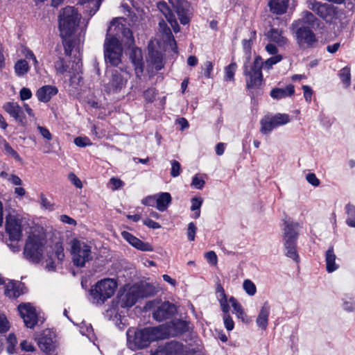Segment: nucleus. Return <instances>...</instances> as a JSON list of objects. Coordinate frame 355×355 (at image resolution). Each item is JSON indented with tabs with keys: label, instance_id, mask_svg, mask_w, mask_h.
Wrapping results in <instances>:
<instances>
[{
	"label": "nucleus",
	"instance_id": "1",
	"mask_svg": "<svg viewBox=\"0 0 355 355\" xmlns=\"http://www.w3.org/2000/svg\"><path fill=\"white\" fill-rule=\"evenodd\" d=\"M125 19L114 18L108 27L104 44H134L135 43L132 31L125 27Z\"/></svg>",
	"mask_w": 355,
	"mask_h": 355
},
{
	"label": "nucleus",
	"instance_id": "2",
	"mask_svg": "<svg viewBox=\"0 0 355 355\" xmlns=\"http://www.w3.org/2000/svg\"><path fill=\"white\" fill-rule=\"evenodd\" d=\"M117 286V282L112 279H101L90 288L89 300L93 304L102 306L114 295Z\"/></svg>",
	"mask_w": 355,
	"mask_h": 355
},
{
	"label": "nucleus",
	"instance_id": "3",
	"mask_svg": "<svg viewBox=\"0 0 355 355\" xmlns=\"http://www.w3.org/2000/svg\"><path fill=\"white\" fill-rule=\"evenodd\" d=\"M80 18V14L74 7L62 9L59 15V29L62 38L69 39L76 33Z\"/></svg>",
	"mask_w": 355,
	"mask_h": 355
},
{
	"label": "nucleus",
	"instance_id": "4",
	"mask_svg": "<svg viewBox=\"0 0 355 355\" xmlns=\"http://www.w3.org/2000/svg\"><path fill=\"white\" fill-rule=\"evenodd\" d=\"M44 247V239L40 236L29 235L24 248V257L31 263H39L43 259Z\"/></svg>",
	"mask_w": 355,
	"mask_h": 355
},
{
	"label": "nucleus",
	"instance_id": "5",
	"mask_svg": "<svg viewBox=\"0 0 355 355\" xmlns=\"http://www.w3.org/2000/svg\"><path fill=\"white\" fill-rule=\"evenodd\" d=\"M263 60L260 55H257L253 62L249 65L244 64V76L246 78V87L248 89L259 88L263 82L262 68Z\"/></svg>",
	"mask_w": 355,
	"mask_h": 355
},
{
	"label": "nucleus",
	"instance_id": "6",
	"mask_svg": "<svg viewBox=\"0 0 355 355\" xmlns=\"http://www.w3.org/2000/svg\"><path fill=\"white\" fill-rule=\"evenodd\" d=\"M127 336L131 343L129 331L127 332ZM161 338L159 327H146L135 332L132 344L135 349H144L148 347L151 342Z\"/></svg>",
	"mask_w": 355,
	"mask_h": 355
},
{
	"label": "nucleus",
	"instance_id": "7",
	"mask_svg": "<svg viewBox=\"0 0 355 355\" xmlns=\"http://www.w3.org/2000/svg\"><path fill=\"white\" fill-rule=\"evenodd\" d=\"M6 231L9 236L7 245L13 252L20 251L17 242L22 237V227L21 221L13 215L9 214L6 218Z\"/></svg>",
	"mask_w": 355,
	"mask_h": 355
},
{
	"label": "nucleus",
	"instance_id": "8",
	"mask_svg": "<svg viewBox=\"0 0 355 355\" xmlns=\"http://www.w3.org/2000/svg\"><path fill=\"white\" fill-rule=\"evenodd\" d=\"M71 254L72 261L77 267H84L85 263L92 259L91 246L77 239L71 241Z\"/></svg>",
	"mask_w": 355,
	"mask_h": 355
},
{
	"label": "nucleus",
	"instance_id": "9",
	"mask_svg": "<svg viewBox=\"0 0 355 355\" xmlns=\"http://www.w3.org/2000/svg\"><path fill=\"white\" fill-rule=\"evenodd\" d=\"M308 8L327 23H334L338 16V8L333 5L315 0L309 2Z\"/></svg>",
	"mask_w": 355,
	"mask_h": 355
},
{
	"label": "nucleus",
	"instance_id": "10",
	"mask_svg": "<svg viewBox=\"0 0 355 355\" xmlns=\"http://www.w3.org/2000/svg\"><path fill=\"white\" fill-rule=\"evenodd\" d=\"M17 309L25 326L30 329L34 328L38 322L35 308L31 303H21Z\"/></svg>",
	"mask_w": 355,
	"mask_h": 355
},
{
	"label": "nucleus",
	"instance_id": "11",
	"mask_svg": "<svg viewBox=\"0 0 355 355\" xmlns=\"http://www.w3.org/2000/svg\"><path fill=\"white\" fill-rule=\"evenodd\" d=\"M128 50L130 51L129 58L134 66L136 76L141 78L144 70L141 49L137 46H128Z\"/></svg>",
	"mask_w": 355,
	"mask_h": 355
},
{
	"label": "nucleus",
	"instance_id": "12",
	"mask_svg": "<svg viewBox=\"0 0 355 355\" xmlns=\"http://www.w3.org/2000/svg\"><path fill=\"white\" fill-rule=\"evenodd\" d=\"M118 299L121 308H130L135 305L139 299L135 286L128 289L121 290L118 295Z\"/></svg>",
	"mask_w": 355,
	"mask_h": 355
},
{
	"label": "nucleus",
	"instance_id": "13",
	"mask_svg": "<svg viewBox=\"0 0 355 355\" xmlns=\"http://www.w3.org/2000/svg\"><path fill=\"white\" fill-rule=\"evenodd\" d=\"M176 311V307L173 304L164 302L153 311V317L156 321L162 322L171 318Z\"/></svg>",
	"mask_w": 355,
	"mask_h": 355
},
{
	"label": "nucleus",
	"instance_id": "14",
	"mask_svg": "<svg viewBox=\"0 0 355 355\" xmlns=\"http://www.w3.org/2000/svg\"><path fill=\"white\" fill-rule=\"evenodd\" d=\"M171 5L175 9L180 23L187 25L190 21L189 4L184 0H168Z\"/></svg>",
	"mask_w": 355,
	"mask_h": 355
},
{
	"label": "nucleus",
	"instance_id": "15",
	"mask_svg": "<svg viewBox=\"0 0 355 355\" xmlns=\"http://www.w3.org/2000/svg\"><path fill=\"white\" fill-rule=\"evenodd\" d=\"M37 345L46 354H50L55 348L54 334L49 329L44 330L37 338Z\"/></svg>",
	"mask_w": 355,
	"mask_h": 355
},
{
	"label": "nucleus",
	"instance_id": "16",
	"mask_svg": "<svg viewBox=\"0 0 355 355\" xmlns=\"http://www.w3.org/2000/svg\"><path fill=\"white\" fill-rule=\"evenodd\" d=\"M126 80H125L117 69L112 71V76L110 82L105 85V91L108 93H117L125 85Z\"/></svg>",
	"mask_w": 355,
	"mask_h": 355
},
{
	"label": "nucleus",
	"instance_id": "17",
	"mask_svg": "<svg viewBox=\"0 0 355 355\" xmlns=\"http://www.w3.org/2000/svg\"><path fill=\"white\" fill-rule=\"evenodd\" d=\"M122 52V46H105L104 55L106 63L114 67L118 66L121 61Z\"/></svg>",
	"mask_w": 355,
	"mask_h": 355
},
{
	"label": "nucleus",
	"instance_id": "18",
	"mask_svg": "<svg viewBox=\"0 0 355 355\" xmlns=\"http://www.w3.org/2000/svg\"><path fill=\"white\" fill-rule=\"evenodd\" d=\"M2 107L3 110L7 112L11 117L14 118L15 121H18L21 124L25 123V114L22 107L19 106L17 102H7L3 104Z\"/></svg>",
	"mask_w": 355,
	"mask_h": 355
},
{
	"label": "nucleus",
	"instance_id": "19",
	"mask_svg": "<svg viewBox=\"0 0 355 355\" xmlns=\"http://www.w3.org/2000/svg\"><path fill=\"white\" fill-rule=\"evenodd\" d=\"M26 293L25 284L19 281H10L5 285L4 294L6 297L16 299Z\"/></svg>",
	"mask_w": 355,
	"mask_h": 355
},
{
	"label": "nucleus",
	"instance_id": "20",
	"mask_svg": "<svg viewBox=\"0 0 355 355\" xmlns=\"http://www.w3.org/2000/svg\"><path fill=\"white\" fill-rule=\"evenodd\" d=\"M62 51H64V54L70 59V61L76 64L82 60L83 50L80 46H57L55 51L61 53Z\"/></svg>",
	"mask_w": 355,
	"mask_h": 355
},
{
	"label": "nucleus",
	"instance_id": "21",
	"mask_svg": "<svg viewBox=\"0 0 355 355\" xmlns=\"http://www.w3.org/2000/svg\"><path fill=\"white\" fill-rule=\"evenodd\" d=\"M292 28L295 31V35L299 44H311L315 41V35L307 27L302 26Z\"/></svg>",
	"mask_w": 355,
	"mask_h": 355
},
{
	"label": "nucleus",
	"instance_id": "22",
	"mask_svg": "<svg viewBox=\"0 0 355 355\" xmlns=\"http://www.w3.org/2000/svg\"><path fill=\"white\" fill-rule=\"evenodd\" d=\"M123 238L126 240L131 245L135 248L144 252H152L153 248L148 243H145L139 239L133 236L131 233L123 231L121 233Z\"/></svg>",
	"mask_w": 355,
	"mask_h": 355
},
{
	"label": "nucleus",
	"instance_id": "23",
	"mask_svg": "<svg viewBox=\"0 0 355 355\" xmlns=\"http://www.w3.org/2000/svg\"><path fill=\"white\" fill-rule=\"evenodd\" d=\"M148 62L156 70L159 71L164 67L163 55L154 49L155 46H148Z\"/></svg>",
	"mask_w": 355,
	"mask_h": 355
},
{
	"label": "nucleus",
	"instance_id": "24",
	"mask_svg": "<svg viewBox=\"0 0 355 355\" xmlns=\"http://www.w3.org/2000/svg\"><path fill=\"white\" fill-rule=\"evenodd\" d=\"M284 245L286 250V257L292 259L295 262H299L300 257L297 251V239L283 237Z\"/></svg>",
	"mask_w": 355,
	"mask_h": 355
},
{
	"label": "nucleus",
	"instance_id": "25",
	"mask_svg": "<svg viewBox=\"0 0 355 355\" xmlns=\"http://www.w3.org/2000/svg\"><path fill=\"white\" fill-rule=\"evenodd\" d=\"M270 312V306L268 301H266L261 306L256 320L257 325L263 330L268 327V318Z\"/></svg>",
	"mask_w": 355,
	"mask_h": 355
},
{
	"label": "nucleus",
	"instance_id": "26",
	"mask_svg": "<svg viewBox=\"0 0 355 355\" xmlns=\"http://www.w3.org/2000/svg\"><path fill=\"white\" fill-rule=\"evenodd\" d=\"M58 90L53 85H44L40 87L36 92L38 100L41 102L47 103L51 98L57 94Z\"/></svg>",
	"mask_w": 355,
	"mask_h": 355
},
{
	"label": "nucleus",
	"instance_id": "27",
	"mask_svg": "<svg viewBox=\"0 0 355 355\" xmlns=\"http://www.w3.org/2000/svg\"><path fill=\"white\" fill-rule=\"evenodd\" d=\"M264 35L269 43L268 44H272V43L284 44L286 43V37L279 29L270 28L269 31L265 32Z\"/></svg>",
	"mask_w": 355,
	"mask_h": 355
},
{
	"label": "nucleus",
	"instance_id": "28",
	"mask_svg": "<svg viewBox=\"0 0 355 355\" xmlns=\"http://www.w3.org/2000/svg\"><path fill=\"white\" fill-rule=\"evenodd\" d=\"M295 94V87L292 84L288 85L285 88L275 87L270 96L272 99L280 100L293 96Z\"/></svg>",
	"mask_w": 355,
	"mask_h": 355
},
{
	"label": "nucleus",
	"instance_id": "29",
	"mask_svg": "<svg viewBox=\"0 0 355 355\" xmlns=\"http://www.w3.org/2000/svg\"><path fill=\"white\" fill-rule=\"evenodd\" d=\"M318 19L313 14L309 11H304L302 12L301 19L293 23L292 28H297L302 26H305V25L313 27L318 24Z\"/></svg>",
	"mask_w": 355,
	"mask_h": 355
},
{
	"label": "nucleus",
	"instance_id": "30",
	"mask_svg": "<svg viewBox=\"0 0 355 355\" xmlns=\"http://www.w3.org/2000/svg\"><path fill=\"white\" fill-rule=\"evenodd\" d=\"M289 0H270V10L275 15H282L287 10Z\"/></svg>",
	"mask_w": 355,
	"mask_h": 355
},
{
	"label": "nucleus",
	"instance_id": "31",
	"mask_svg": "<svg viewBox=\"0 0 355 355\" xmlns=\"http://www.w3.org/2000/svg\"><path fill=\"white\" fill-rule=\"evenodd\" d=\"M171 196L169 193L162 192L156 195V208L159 211H164L171 202Z\"/></svg>",
	"mask_w": 355,
	"mask_h": 355
},
{
	"label": "nucleus",
	"instance_id": "32",
	"mask_svg": "<svg viewBox=\"0 0 355 355\" xmlns=\"http://www.w3.org/2000/svg\"><path fill=\"white\" fill-rule=\"evenodd\" d=\"M336 259L334 247L330 246L325 253L326 268L328 272H333L338 268V265L336 263Z\"/></svg>",
	"mask_w": 355,
	"mask_h": 355
},
{
	"label": "nucleus",
	"instance_id": "33",
	"mask_svg": "<svg viewBox=\"0 0 355 355\" xmlns=\"http://www.w3.org/2000/svg\"><path fill=\"white\" fill-rule=\"evenodd\" d=\"M283 237L298 239V231L300 225L298 223L284 222Z\"/></svg>",
	"mask_w": 355,
	"mask_h": 355
},
{
	"label": "nucleus",
	"instance_id": "34",
	"mask_svg": "<svg viewBox=\"0 0 355 355\" xmlns=\"http://www.w3.org/2000/svg\"><path fill=\"white\" fill-rule=\"evenodd\" d=\"M135 286L136 290L138 293L139 299L153 296L157 292L155 288L153 286L148 284H146L145 285H135Z\"/></svg>",
	"mask_w": 355,
	"mask_h": 355
},
{
	"label": "nucleus",
	"instance_id": "35",
	"mask_svg": "<svg viewBox=\"0 0 355 355\" xmlns=\"http://www.w3.org/2000/svg\"><path fill=\"white\" fill-rule=\"evenodd\" d=\"M261 132L263 135L269 134L274 128L277 126L275 125L272 116H266L260 121Z\"/></svg>",
	"mask_w": 355,
	"mask_h": 355
},
{
	"label": "nucleus",
	"instance_id": "36",
	"mask_svg": "<svg viewBox=\"0 0 355 355\" xmlns=\"http://www.w3.org/2000/svg\"><path fill=\"white\" fill-rule=\"evenodd\" d=\"M168 355H181L182 354L183 345L179 342L171 341L164 345Z\"/></svg>",
	"mask_w": 355,
	"mask_h": 355
},
{
	"label": "nucleus",
	"instance_id": "37",
	"mask_svg": "<svg viewBox=\"0 0 355 355\" xmlns=\"http://www.w3.org/2000/svg\"><path fill=\"white\" fill-rule=\"evenodd\" d=\"M102 0H79V3L81 5L87 4V12H89V16L94 15L99 9Z\"/></svg>",
	"mask_w": 355,
	"mask_h": 355
},
{
	"label": "nucleus",
	"instance_id": "38",
	"mask_svg": "<svg viewBox=\"0 0 355 355\" xmlns=\"http://www.w3.org/2000/svg\"><path fill=\"white\" fill-rule=\"evenodd\" d=\"M229 302L231 304L234 309V313L236 315L237 318L241 319L242 321H244L246 315L242 306L238 302L237 300L234 297L231 296L229 299Z\"/></svg>",
	"mask_w": 355,
	"mask_h": 355
},
{
	"label": "nucleus",
	"instance_id": "39",
	"mask_svg": "<svg viewBox=\"0 0 355 355\" xmlns=\"http://www.w3.org/2000/svg\"><path fill=\"white\" fill-rule=\"evenodd\" d=\"M54 67L57 74L64 75L71 73L69 65L61 56H59L58 60L55 62Z\"/></svg>",
	"mask_w": 355,
	"mask_h": 355
},
{
	"label": "nucleus",
	"instance_id": "40",
	"mask_svg": "<svg viewBox=\"0 0 355 355\" xmlns=\"http://www.w3.org/2000/svg\"><path fill=\"white\" fill-rule=\"evenodd\" d=\"M338 76L345 87H349L351 83V73L349 67L346 66L341 69L338 71Z\"/></svg>",
	"mask_w": 355,
	"mask_h": 355
},
{
	"label": "nucleus",
	"instance_id": "41",
	"mask_svg": "<svg viewBox=\"0 0 355 355\" xmlns=\"http://www.w3.org/2000/svg\"><path fill=\"white\" fill-rule=\"evenodd\" d=\"M29 70L28 63L26 60L21 59L15 64V71L17 76H23Z\"/></svg>",
	"mask_w": 355,
	"mask_h": 355
},
{
	"label": "nucleus",
	"instance_id": "42",
	"mask_svg": "<svg viewBox=\"0 0 355 355\" xmlns=\"http://www.w3.org/2000/svg\"><path fill=\"white\" fill-rule=\"evenodd\" d=\"M202 202V199L200 197H194L191 199V211H195L193 217L196 219L198 218L200 216V207Z\"/></svg>",
	"mask_w": 355,
	"mask_h": 355
},
{
	"label": "nucleus",
	"instance_id": "43",
	"mask_svg": "<svg viewBox=\"0 0 355 355\" xmlns=\"http://www.w3.org/2000/svg\"><path fill=\"white\" fill-rule=\"evenodd\" d=\"M237 65L235 62H232L225 68L224 80L225 81H234V74L236 71Z\"/></svg>",
	"mask_w": 355,
	"mask_h": 355
},
{
	"label": "nucleus",
	"instance_id": "44",
	"mask_svg": "<svg viewBox=\"0 0 355 355\" xmlns=\"http://www.w3.org/2000/svg\"><path fill=\"white\" fill-rule=\"evenodd\" d=\"M272 117L277 127L285 125L291 121L290 116L288 114L277 113L275 115L272 116Z\"/></svg>",
	"mask_w": 355,
	"mask_h": 355
},
{
	"label": "nucleus",
	"instance_id": "45",
	"mask_svg": "<svg viewBox=\"0 0 355 355\" xmlns=\"http://www.w3.org/2000/svg\"><path fill=\"white\" fill-rule=\"evenodd\" d=\"M283 57L282 55H275L274 56L270 57L267 59L265 62H263V67L266 69H270L272 67L274 64L279 62L282 60Z\"/></svg>",
	"mask_w": 355,
	"mask_h": 355
},
{
	"label": "nucleus",
	"instance_id": "46",
	"mask_svg": "<svg viewBox=\"0 0 355 355\" xmlns=\"http://www.w3.org/2000/svg\"><path fill=\"white\" fill-rule=\"evenodd\" d=\"M157 94L156 89L150 87L144 92L143 96L146 102L152 103L155 101Z\"/></svg>",
	"mask_w": 355,
	"mask_h": 355
},
{
	"label": "nucleus",
	"instance_id": "47",
	"mask_svg": "<svg viewBox=\"0 0 355 355\" xmlns=\"http://www.w3.org/2000/svg\"><path fill=\"white\" fill-rule=\"evenodd\" d=\"M243 289L250 296L256 293L257 288L255 284L250 279H245L243 282Z\"/></svg>",
	"mask_w": 355,
	"mask_h": 355
},
{
	"label": "nucleus",
	"instance_id": "48",
	"mask_svg": "<svg viewBox=\"0 0 355 355\" xmlns=\"http://www.w3.org/2000/svg\"><path fill=\"white\" fill-rule=\"evenodd\" d=\"M171 175L173 178H176L180 175L181 171V165L180 164L173 159L171 161Z\"/></svg>",
	"mask_w": 355,
	"mask_h": 355
},
{
	"label": "nucleus",
	"instance_id": "49",
	"mask_svg": "<svg viewBox=\"0 0 355 355\" xmlns=\"http://www.w3.org/2000/svg\"><path fill=\"white\" fill-rule=\"evenodd\" d=\"M218 301L220 303V306L221 308V310L223 313V315H225L227 314H230V306H229V300H227V297L225 296V297H218Z\"/></svg>",
	"mask_w": 355,
	"mask_h": 355
},
{
	"label": "nucleus",
	"instance_id": "50",
	"mask_svg": "<svg viewBox=\"0 0 355 355\" xmlns=\"http://www.w3.org/2000/svg\"><path fill=\"white\" fill-rule=\"evenodd\" d=\"M74 144L78 147H86L92 145L90 139L87 137H78L74 139Z\"/></svg>",
	"mask_w": 355,
	"mask_h": 355
},
{
	"label": "nucleus",
	"instance_id": "51",
	"mask_svg": "<svg viewBox=\"0 0 355 355\" xmlns=\"http://www.w3.org/2000/svg\"><path fill=\"white\" fill-rule=\"evenodd\" d=\"M196 231L197 227L196 225L193 222L189 223L187 227V238L189 241H193L195 240Z\"/></svg>",
	"mask_w": 355,
	"mask_h": 355
},
{
	"label": "nucleus",
	"instance_id": "52",
	"mask_svg": "<svg viewBox=\"0 0 355 355\" xmlns=\"http://www.w3.org/2000/svg\"><path fill=\"white\" fill-rule=\"evenodd\" d=\"M40 205L43 209L49 211L53 210L54 205L51 203L43 193L40 194Z\"/></svg>",
	"mask_w": 355,
	"mask_h": 355
},
{
	"label": "nucleus",
	"instance_id": "53",
	"mask_svg": "<svg viewBox=\"0 0 355 355\" xmlns=\"http://www.w3.org/2000/svg\"><path fill=\"white\" fill-rule=\"evenodd\" d=\"M157 7L159 10L164 15L166 19L173 17V15L171 13V10L166 2H159L157 4Z\"/></svg>",
	"mask_w": 355,
	"mask_h": 355
},
{
	"label": "nucleus",
	"instance_id": "54",
	"mask_svg": "<svg viewBox=\"0 0 355 355\" xmlns=\"http://www.w3.org/2000/svg\"><path fill=\"white\" fill-rule=\"evenodd\" d=\"M10 329L9 322L4 315H0V333H6Z\"/></svg>",
	"mask_w": 355,
	"mask_h": 355
},
{
	"label": "nucleus",
	"instance_id": "55",
	"mask_svg": "<svg viewBox=\"0 0 355 355\" xmlns=\"http://www.w3.org/2000/svg\"><path fill=\"white\" fill-rule=\"evenodd\" d=\"M5 150L11 155L17 161L21 162V158L16 150H15L8 143L6 142L4 144Z\"/></svg>",
	"mask_w": 355,
	"mask_h": 355
},
{
	"label": "nucleus",
	"instance_id": "56",
	"mask_svg": "<svg viewBox=\"0 0 355 355\" xmlns=\"http://www.w3.org/2000/svg\"><path fill=\"white\" fill-rule=\"evenodd\" d=\"M223 322L227 331H232L234 327V322L230 314L223 315Z\"/></svg>",
	"mask_w": 355,
	"mask_h": 355
},
{
	"label": "nucleus",
	"instance_id": "57",
	"mask_svg": "<svg viewBox=\"0 0 355 355\" xmlns=\"http://www.w3.org/2000/svg\"><path fill=\"white\" fill-rule=\"evenodd\" d=\"M307 182L314 187H318L320 181L313 173H308L306 176Z\"/></svg>",
	"mask_w": 355,
	"mask_h": 355
},
{
	"label": "nucleus",
	"instance_id": "58",
	"mask_svg": "<svg viewBox=\"0 0 355 355\" xmlns=\"http://www.w3.org/2000/svg\"><path fill=\"white\" fill-rule=\"evenodd\" d=\"M205 184V181L202 179L199 178L198 175H196L192 179L191 186L197 189H202L204 187Z\"/></svg>",
	"mask_w": 355,
	"mask_h": 355
},
{
	"label": "nucleus",
	"instance_id": "59",
	"mask_svg": "<svg viewBox=\"0 0 355 355\" xmlns=\"http://www.w3.org/2000/svg\"><path fill=\"white\" fill-rule=\"evenodd\" d=\"M68 178L70 182L77 188L81 189L83 187V184L81 180L76 175L73 173H70L68 175Z\"/></svg>",
	"mask_w": 355,
	"mask_h": 355
},
{
	"label": "nucleus",
	"instance_id": "60",
	"mask_svg": "<svg viewBox=\"0 0 355 355\" xmlns=\"http://www.w3.org/2000/svg\"><path fill=\"white\" fill-rule=\"evenodd\" d=\"M20 347L22 351H25V352H33L35 350V348L33 346V345L32 344V343L29 342L26 340H24L21 342Z\"/></svg>",
	"mask_w": 355,
	"mask_h": 355
},
{
	"label": "nucleus",
	"instance_id": "61",
	"mask_svg": "<svg viewBox=\"0 0 355 355\" xmlns=\"http://www.w3.org/2000/svg\"><path fill=\"white\" fill-rule=\"evenodd\" d=\"M110 184L112 185V190H116L122 187L124 184L123 182L119 178H112L110 180Z\"/></svg>",
	"mask_w": 355,
	"mask_h": 355
},
{
	"label": "nucleus",
	"instance_id": "62",
	"mask_svg": "<svg viewBox=\"0 0 355 355\" xmlns=\"http://www.w3.org/2000/svg\"><path fill=\"white\" fill-rule=\"evenodd\" d=\"M302 89L304 91V97L306 101L310 103L311 101V97L313 94L312 89L308 85H304L302 86Z\"/></svg>",
	"mask_w": 355,
	"mask_h": 355
},
{
	"label": "nucleus",
	"instance_id": "63",
	"mask_svg": "<svg viewBox=\"0 0 355 355\" xmlns=\"http://www.w3.org/2000/svg\"><path fill=\"white\" fill-rule=\"evenodd\" d=\"M141 203L146 206L154 207L156 203V195L146 197L142 200Z\"/></svg>",
	"mask_w": 355,
	"mask_h": 355
},
{
	"label": "nucleus",
	"instance_id": "64",
	"mask_svg": "<svg viewBox=\"0 0 355 355\" xmlns=\"http://www.w3.org/2000/svg\"><path fill=\"white\" fill-rule=\"evenodd\" d=\"M20 98L22 101L30 99L32 96L31 91L26 87H23L19 92Z\"/></svg>",
	"mask_w": 355,
	"mask_h": 355
}]
</instances>
